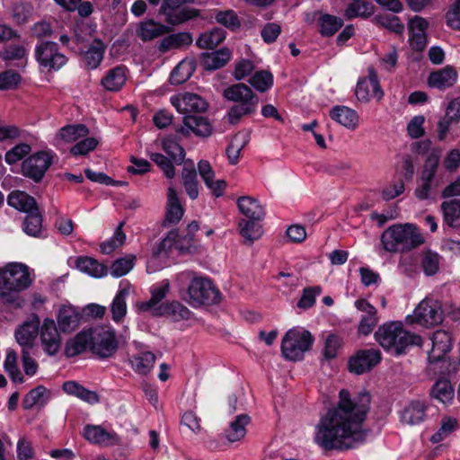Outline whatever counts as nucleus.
Here are the masks:
<instances>
[{
	"label": "nucleus",
	"instance_id": "nucleus-35",
	"mask_svg": "<svg viewBox=\"0 0 460 460\" xmlns=\"http://www.w3.org/2000/svg\"><path fill=\"white\" fill-rule=\"evenodd\" d=\"M76 269L93 278H102L107 275V267L91 257H78L75 261Z\"/></svg>",
	"mask_w": 460,
	"mask_h": 460
},
{
	"label": "nucleus",
	"instance_id": "nucleus-23",
	"mask_svg": "<svg viewBox=\"0 0 460 460\" xmlns=\"http://www.w3.org/2000/svg\"><path fill=\"white\" fill-rule=\"evenodd\" d=\"M457 81V72L451 66L431 72L428 77L430 87L446 90L452 87Z\"/></svg>",
	"mask_w": 460,
	"mask_h": 460
},
{
	"label": "nucleus",
	"instance_id": "nucleus-13",
	"mask_svg": "<svg viewBox=\"0 0 460 460\" xmlns=\"http://www.w3.org/2000/svg\"><path fill=\"white\" fill-rule=\"evenodd\" d=\"M381 358V352L377 349L358 350L349 361V371L358 375L363 374L376 366Z\"/></svg>",
	"mask_w": 460,
	"mask_h": 460
},
{
	"label": "nucleus",
	"instance_id": "nucleus-37",
	"mask_svg": "<svg viewBox=\"0 0 460 460\" xmlns=\"http://www.w3.org/2000/svg\"><path fill=\"white\" fill-rule=\"evenodd\" d=\"M192 37L188 32H178L164 37L158 44V49L164 53L172 49L190 45Z\"/></svg>",
	"mask_w": 460,
	"mask_h": 460
},
{
	"label": "nucleus",
	"instance_id": "nucleus-5",
	"mask_svg": "<svg viewBox=\"0 0 460 460\" xmlns=\"http://www.w3.org/2000/svg\"><path fill=\"white\" fill-rule=\"evenodd\" d=\"M178 278L190 279L187 301L191 306L210 305L220 302V292L209 279L194 277L190 271L181 272Z\"/></svg>",
	"mask_w": 460,
	"mask_h": 460
},
{
	"label": "nucleus",
	"instance_id": "nucleus-50",
	"mask_svg": "<svg viewBox=\"0 0 460 460\" xmlns=\"http://www.w3.org/2000/svg\"><path fill=\"white\" fill-rule=\"evenodd\" d=\"M88 133V128L83 124L67 125L60 128L57 138L65 142H75L85 137Z\"/></svg>",
	"mask_w": 460,
	"mask_h": 460
},
{
	"label": "nucleus",
	"instance_id": "nucleus-47",
	"mask_svg": "<svg viewBox=\"0 0 460 460\" xmlns=\"http://www.w3.org/2000/svg\"><path fill=\"white\" fill-rule=\"evenodd\" d=\"M444 221L451 227L460 226V199L444 201L441 204Z\"/></svg>",
	"mask_w": 460,
	"mask_h": 460
},
{
	"label": "nucleus",
	"instance_id": "nucleus-54",
	"mask_svg": "<svg viewBox=\"0 0 460 460\" xmlns=\"http://www.w3.org/2000/svg\"><path fill=\"white\" fill-rule=\"evenodd\" d=\"M155 361V356L149 351L134 356L131 360L132 368L142 375H146L153 368Z\"/></svg>",
	"mask_w": 460,
	"mask_h": 460
},
{
	"label": "nucleus",
	"instance_id": "nucleus-49",
	"mask_svg": "<svg viewBox=\"0 0 460 460\" xmlns=\"http://www.w3.org/2000/svg\"><path fill=\"white\" fill-rule=\"evenodd\" d=\"M226 38L224 30L217 28L206 31L198 38L197 45L201 49H213L217 47Z\"/></svg>",
	"mask_w": 460,
	"mask_h": 460
},
{
	"label": "nucleus",
	"instance_id": "nucleus-52",
	"mask_svg": "<svg viewBox=\"0 0 460 460\" xmlns=\"http://www.w3.org/2000/svg\"><path fill=\"white\" fill-rule=\"evenodd\" d=\"M194 70L195 66L191 60H182L171 73V84L178 85L186 82L191 76Z\"/></svg>",
	"mask_w": 460,
	"mask_h": 460
},
{
	"label": "nucleus",
	"instance_id": "nucleus-58",
	"mask_svg": "<svg viewBox=\"0 0 460 460\" xmlns=\"http://www.w3.org/2000/svg\"><path fill=\"white\" fill-rule=\"evenodd\" d=\"M122 226L123 222L119 223L113 235L109 240L102 243L101 251L102 253L110 254L124 243L126 234L122 231Z\"/></svg>",
	"mask_w": 460,
	"mask_h": 460
},
{
	"label": "nucleus",
	"instance_id": "nucleus-19",
	"mask_svg": "<svg viewBox=\"0 0 460 460\" xmlns=\"http://www.w3.org/2000/svg\"><path fill=\"white\" fill-rule=\"evenodd\" d=\"M432 348L429 351L428 358L429 363H436L444 360L447 353L452 347L450 334L443 330L436 331L431 336Z\"/></svg>",
	"mask_w": 460,
	"mask_h": 460
},
{
	"label": "nucleus",
	"instance_id": "nucleus-16",
	"mask_svg": "<svg viewBox=\"0 0 460 460\" xmlns=\"http://www.w3.org/2000/svg\"><path fill=\"white\" fill-rule=\"evenodd\" d=\"M355 307L362 313L358 327V333L365 336L370 334L379 321L377 310L366 299H358Z\"/></svg>",
	"mask_w": 460,
	"mask_h": 460
},
{
	"label": "nucleus",
	"instance_id": "nucleus-30",
	"mask_svg": "<svg viewBox=\"0 0 460 460\" xmlns=\"http://www.w3.org/2000/svg\"><path fill=\"white\" fill-rule=\"evenodd\" d=\"M223 96L225 99L235 102V104L259 100L252 89L242 83L226 88L223 92Z\"/></svg>",
	"mask_w": 460,
	"mask_h": 460
},
{
	"label": "nucleus",
	"instance_id": "nucleus-22",
	"mask_svg": "<svg viewBox=\"0 0 460 460\" xmlns=\"http://www.w3.org/2000/svg\"><path fill=\"white\" fill-rule=\"evenodd\" d=\"M131 290V285L128 282L121 281L119 289L111 302V312L112 320L119 323L127 314V298Z\"/></svg>",
	"mask_w": 460,
	"mask_h": 460
},
{
	"label": "nucleus",
	"instance_id": "nucleus-26",
	"mask_svg": "<svg viewBox=\"0 0 460 460\" xmlns=\"http://www.w3.org/2000/svg\"><path fill=\"white\" fill-rule=\"evenodd\" d=\"M178 237L179 236L176 232H170L167 236L162 240L157 252H155L154 255L155 257H159L163 254L165 256L167 252L173 247H175V249L179 250L181 252H191L194 249L192 244V238L185 237L183 241L186 242L187 244L183 245Z\"/></svg>",
	"mask_w": 460,
	"mask_h": 460
},
{
	"label": "nucleus",
	"instance_id": "nucleus-28",
	"mask_svg": "<svg viewBox=\"0 0 460 460\" xmlns=\"http://www.w3.org/2000/svg\"><path fill=\"white\" fill-rule=\"evenodd\" d=\"M155 316H167L175 322L189 320L191 311L177 301L163 303L155 309Z\"/></svg>",
	"mask_w": 460,
	"mask_h": 460
},
{
	"label": "nucleus",
	"instance_id": "nucleus-4",
	"mask_svg": "<svg viewBox=\"0 0 460 460\" xmlns=\"http://www.w3.org/2000/svg\"><path fill=\"white\" fill-rule=\"evenodd\" d=\"M385 251L389 252L410 251L420 245L424 240L413 224L394 225L381 236Z\"/></svg>",
	"mask_w": 460,
	"mask_h": 460
},
{
	"label": "nucleus",
	"instance_id": "nucleus-63",
	"mask_svg": "<svg viewBox=\"0 0 460 460\" xmlns=\"http://www.w3.org/2000/svg\"><path fill=\"white\" fill-rule=\"evenodd\" d=\"M26 55L25 49L21 45H10L0 53L4 60L8 62L18 60L22 66L26 64Z\"/></svg>",
	"mask_w": 460,
	"mask_h": 460
},
{
	"label": "nucleus",
	"instance_id": "nucleus-6",
	"mask_svg": "<svg viewBox=\"0 0 460 460\" xmlns=\"http://www.w3.org/2000/svg\"><path fill=\"white\" fill-rule=\"evenodd\" d=\"M314 342L310 332L301 329H290L282 339L281 352L285 358L291 361L301 360Z\"/></svg>",
	"mask_w": 460,
	"mask_h": 460
},
{
	"label": "nucleus",
	"instance_id": "nucleus-15",
	"mask_svg": "<svg viewBox=\"0 0 460 460\" xmlns=\"http://www.w3.org/2000/svg\"><path fill=\"white\" fill-rule=\"evenodd\" d=\"M355 93L358 100L361 102H368L372 98L382 99L384 93L372 67L368 69V76L358 82Z\"/></svg>",
	"mask_w": 460,
	"mask_h": 460
},
{
	"label": "nucleus",
	"instance_id": "nucleus-3",
	"mask_svg": "<svg viewBox=\"0 0 460 460\" xmlns=\"http://www.w3.org/2000/svg\"><path fill=\"white\" fill-rule=\"evenodd\" d=\"M376 341L386 351L402 355L410 346H421L420 335L404 329L401 322H388L380 325L375 332Z\"/></svg>",
	"mask_w": 460,
	"mask_h": 460
},
{
	"label": "nucleus",
	"instance_id": "nucleus-64",
	"mask_svg": "<svg viewBox=\"0 0 460 460\" xmlns=\"http://www.w3.org/2000/svg\"><path fill=\"white\" fill-rule=\"evenodd\" d=\"M405 190L404 181L401 179L394 180L384 186L381 190V196L385 200L394 199L402 195Z\"/></svg>",
	"mask_w": 460,
	"mask_h": 460
},
{
	"label": "nucleus",
	"instance_id": "nucleus-25",
	"mask_svg": "<svg viewBox=\"0 0 460 460\" xmlns=\"http://www.w3.org/2000/svg\"><path fill=\"white\" fill-rule=\"evenodd\" d=\"M57 320L59 331L68 333L74 332L79 326L81 314L75 307L63 305L58 311Z\"/></svg>",
	"mask_w": 460,
	"mask_h": 460
},
{
	"label": "nucleus",
	"instance_id": "nucleus-61",
	"mask_svg": "<svg viewBox=\"0 0 460 460\" xmlns=\"http://www.w3.org/2000/svg\"><path fill=\"white\" fill-rule=\"evenodd\" d=\"M163 150L176 164H181L185 156L184 149L173 138L167 137L163 140Z\"/></svg>",
	"mask_w": 460,
	"mask_h": 460
},
{
	"label": "nucleus",
	"instance_id": "nucleus-31",
	"mask_svg": "<svg viewBox=\"0 0 460 460\" xmlns=\"http://www.w3.org/2000/svg\"><path fill=\"white\" fill-rule=\"evenodd\" d=\"M105 46L100 40H94L87 49L82 52V60L88 69L97 68L103 59Z\"/></svg>",
	"mask_w": 460,
	"mask_h": 460
},
{
	"label": "nucleus",
	"instance_id": "nucleus-42",
	"mask_svg": "<svg viewBox=\"0 0 460 460\" xmlns=\"http://www.w3.org/2000/svg\"><path fill=\"white\" fill-rule=\"evenodd\" d=\"M430 394L433 399L447 405L452 402L455 392L448 380L439 379L434 384Z\"/></svg>",
	"mask_w": 460,
	"mask_h": 460
},
{
	"label": "nucleus",
	"instance_id": "nucleus-55",
	"mask_svg": "<svg viewBox=\"0 0 460 460\" xmlns=\"http://www.w3.org/2000/svg\"><path fill=\"white\" fill-rule=\"evenodd\" d=\"M321 26V34L325 37L334 35L343 25L342 19L331 15L323 14L319 19Z\"/></svg>",
	"mask_w": 460,
	"mask_h": 460
},
{
	"label": "nucleus",
	"instance_id": "nucleus-36",
	"mask_svg": "<svg viewBox=\"0 0 460 460\" xmlns=\"http://www.w3.org/2000/svg\"><path fill=\"white\" fill-rule=\"evenodd\" d=\"M262 219L243 218L239 222V233L244 238L245 243L252 244L262 235V227L260 222Z\"/></svg>",
	"mask_w": 460,
	"mask_h": 460
},
{
	"label": "nucleus",
	"instance_id": "nucleus-57",
	"mask_svg": "<svg viewBox=\"0 0 460 460\" xmlns=\"http://www.w3.org/2000/svg\"><path fill=\"white\" fill-rule=\"evenodd\" d=\"M250 84L259 92H266L273 84V76L271 73L266 70L255 72L249 79Z\"/></svg>",
	"mask_w": 460,
	"mask_h": 460
},
{
	"label": "nucleus",
	"instance_id": "nucleus-46",
	"mask_svg": "<svg viewBox=\"0 0 460 460\" xmlns=\"http://www.w3.org/2000/svg\"><path fill=\"white\" fill-rule=\"evenodd\" d=\"M63 390L67 394L75 395L91 404H94L99 402V397L95 392L87 390L74 381L64 383Z\"/></svg>",
	"mask_w": 460,
	"mask_h": 460
},
{
	"label": "nucleus",
	"instance_id": "nucleus-20",
	"mask_svg": "<svg viewBox=\"0 0 460 460\" xmlns=\"http://www.w3.org/2000/svg\"><path fill=\"white\" fill-rule=\"evenodd\" d=\"M39 328L40 320L38 317H35L23 323L16 329L14 336L22 349L30 350L33 347L34 341L39 335Z\"/></svg>",
	"mask_w": 460,
	"mask_h": 460
},
{
	"label": "nucleus",
	"instance_id": "nucleus-39",
	"mask_svg": "<svg viewBox=\"0 0 460 460\" xmlns=\"http://www.w3.org/2000/svg\"><path fill=\"white\" fill-rule=\"evenodd\" d=\"M127 80L126 69L123 66H117L108 71L102 79V85L111 92L119 91Z\"/></svg>",
	"mask_w": 460,
	"mask_h": 460
},
{
	"label": "nucleus",
	"instance_id": "nucleus-14",
	"mask_svg": "<svg viewBox=\"0 0 460 460\" xmlns=\"http://www.w3.org/2000/svg\"><path fill=\"white\" fill-rule=\"evenodd\" d=\"M171 103L181 113L200 112L207 107V102L198 94L191 93H181L171 96Z\"/></svg>",
	"mask_w": 460,
	"mask_h": 460
},
{
	"label": "nucleus",
	"instance_id": "nucleus-7",
	"mask_svg": "<svg viewBox=\"0 0 460 460\" xmlns=\"http://www.w3.org/2000/svg\"><path fill=\"white\" fill-rule=\"evenodd\" d=\"M405 320L409 324L416 323L426 328L439 324L443 321L441 305L438 301L425 298Z\"/></svg>",
	"mask_w": 460,
	"mask_h": 460
},
{
	"label": "nucleus",
	"instance_id": "nucleus-33",
	"mask_svg": "<svg viewBox=\"0 0 460 460\" xmlns=\"http://www.w3.org/2000/svg\"><path fill=\"white\" fill-rule=\"evenodd\" d=\"M7 204L26 214L38 209L34 198L22 190L12 191L7 197Z\"/></svg>",
	"mask_w": 460,
	"mask_h": 460
},
{
	"label": "nucleus",
	"instance_id": "nucleus-51",
	"mask_svg": "<svg viewBox=\"0 0 460 460\" xmlns=\"http://www.w3.org/2000/svg\"><path fill=\"white\" fill-rule=\"evenodd\" d=\"M375 7L371 3L355 1L349 4L344 11V16L347 19H354L357 17L367 18L374 13Z\"/></svg>",
	"mask_w": 460,
	"mask_h": 460
},
{
	"label": "nucleus",
	"instance_id": "nucleus-45",
	"mask_svg": "<svg viewBox=\"0 0 460 460\" xmlns=\"http://www.w3.org/2000/svg\"><path fill=\"white\" fill-rule=\"evenodd\" d=\"M249 421L250 418L248 415H238L226 430V438L227 440L229 442H236L243 438L246 434L245 427Z\"/></svg>",
	"mask_w": 460,
	"mask_h": 460
},
{
	"label": "nucleus",
	"instance_id": "nucleus-40",
	"mask_svg": "<svg viewBox=\"0 0 460 460\" xmlns=\"http://www.w3.org/2000/svg\"><path fill=\"white\" fill-rule=\"evenodd\" d=\"M183 186L191 199L199 196L197 172L192 162L185 163L181 172Z\"/></svg>",
	"mask_w": 460,
	"mask_h": 460
},
{
	"label": "nucleus",
	"instance_id": "nucleus-41",
	"mask_svg": "<svg viewBox=\"0 0 460 460\" xmlns=\"http://www.w3.org/2000/svg\"><path fill=\"white\" fill-rule=\"evenodd\" d=\"M167 27L164 24L147 20L141 22L137 28V36L144 41L152 40L166 33Z\"/></svg>",
	"mask_w": 460,
	"mask_h": 460
},
{
	"label": "nucleus",
	"instance_id": "nucleus-12",
	"mask_svg": "<svg viewBox=\"0 0 460 460\" xmlns=\"http://www.w3.org/2000/svg\"><path fill=\"white\" fill-rule=\"evenodd\" d=\"M52 158L49 152L41 151L31 155L22 163V173L34 181H41L52 164Z\"/></svg>",
	"mask_w": 460,
	"mask_h": 460
},
{
	"label": "nucleus",
	"instance_id": "nucleus-60",
	"mask_svg": "<svg viewBox=\"0 0 460 460\" xmlns=\"http://www.w3.org/2000/svg\"><path fill=\"white\" fill-rule=\"evenodd\" d=\"M135 256L128 255L116 260L111 266L110 272L115 278L128 274L134 267Z\"/></svg>",
	"mask_w": 460,
	"mask_h": 460
},
{
	"label": "nucleus",
	"instance_id": "nucleus-17",
	"mask_svg": "<svg viewBox=\"0 0 460 460\" xmlns=\"http://www.w3.org/2000/svg\"><path fill=\"white\" fill-rule=\"evenodd\" d=\"M170 290V283L167 279L153 285L150 288L151 297L148 301L139 302L136 305L138 312L150 313L155 316V309L162 305V300L165 298Z\"/></svg>",
	"mask_w": 460,
	"mask_h": 460
},
{
	"label": "nucleus",
	"instance_id": "nucleus-59",
	"mask_svg": "<svg viewBox=\"0 0 460 460\" xmlns=\"http://www.w3.org/2000/svg\"><path fill=\"white\" fill-rule=\"evenodd\" d=\"M457 428V420L451 417H445L441 420L440 428L432 435L430 441L439 443L446 439Z\"/></svg>",
	"mask_w": 460,
	"mask_h": 460
},
{
	"label": "nucleus",
	"instance_id": "nucleus-53",
	"mask_svg": "<svg viewBox=\"0 0 460 460\" xmlns=\"http://www.w3.org/2000/svg\"><path fill=\"white\" fill-rule=\"evenodd\" d=\"M22 229L24 233L30 236L40 237L42 232V217L39 209L27 214L23 221Z\"/></svg>",
	"mask_w": 460,
	"mask_h": 460
},
{
	"label": "nucleus",
	"instance_id": "nucleus-27",
	"mask_svg": "<svg viewBox=\"0 0 460 460\" xmlns=\"http://www.w3.org/2000/svg\"><path fill=\"white\" fill-rule=\"evenodd\" d=\"M190 131L199 137H208L212 132V126L204 117L189 115L184 117L183 127L179 132L188 134Z\"/></svg>",
	"mask_w": 460,
	"mask_h": 460
},
{
	"label": "nucleus",
	"instance_id": "nucleus-44",
	"mask_svg": "<svg viewBox=\"0 0 460 460\" xmlns=\"http://www.w3.org/2000/svg\"><path fill=\"white\" fill-rule=\"evenodd\" d=\"M258 103L259 100L234 104L227 113L229 123L236 124L243 117L252 115L257 111Z\"/></svg>",
	"mask_w": 460,
	"mask_h": 460
},
{
	"label": "nucleus",
	"instance_id": "nucleus-18",
	"mask_svg": "<svg viewBox=\"0 0 460 460\" xmlns=\"http://www.w3.org/2000/svg\"><path fill=\"white\" fill-rule=\"evenodd\" d=\"M429 22L419 15H415L408 22L409 41L411 47L415 50H422L427 43V30Z\"/></svg>",
	"mask_w": 460,
	"mask_h": 460
},
{
	"label": "nucleus",
	"instance_id": "nucleus-62",
	"mask_svg": "<svg viewBox=\"0 0 460 460\" xmlns=\"http://www.w3.org/2000/svg\"><path fill=\"white\" fill-rule=\"evenodd\" d=\"M215 19L218 23L232 31L238 29L241 25L236 13L233 10L216 11Z\"/></svg>",
	"mask_w": 460,
	"mask_h": 460
},
{
	"label": "nucleus",
	"instance_id": "nucleus-56",
	"mask_svg": "<svg viewBox=\"0 0 460 460\" xmlns=\"http://www.w3.org/2000/svg\"><path fill=\"white\" fill-rule=\"evenodd\" d=\"M439 159H440V152L438 150L432 151L424 164V168L421 172L420 181L429 182V183L432 182L434 176L438 170Z\"/></svg>",
	"mask_w": 460,
	"mask_h": 460
},
{
	"label": "nucleus",
	"instance_id": "nucleus-29",
	"mask_svg": "<svg viewBox=\"0 0 460 460\" xmlns=\"http://www.w3.org/2000/svg\"><path fill=\"white\" fill-rule=\"evenodd\" d=\"M331 118L348 129L354 130L358 126L359 117L356 111L347 106H336L330 111Z\"/></svg>",
	"mask_w": 460,
	"mask_h": 460
},
{
	"label": "nucleus",
	"instance_id": "nucleus-34",
	"mask_svg": "<svg viewBox=\"0 0 460 460\" xmlns=\"http://www.w3.org/2000/svg\"><path fill=\"white\" fill-rule=\"evenodd\" d=\"M237 206L240 213L247 219H263L265 217L264 208L252 197L243 196L239 198Z\"/></svg>",
	"mask_w": 460,
	"mask_h": 460
},
{
	"label": "nucleus",
	"instance_id": "nucleus-32",
	"mask_svg": "<svg viewBox=\"0 0 460 460\" xmlns=\"http://www.w3.org/2000/svg\"><path fill=\"white\" fill-rule=\"evenodd\" d=\"M184 214L176 190L172 187H169L167 193V204L165 214V224L174 225L177 224Z\"/></svg>",
	"mask_w": 460,
	"mask_h": 460
},
{
	"label": "nucleus",
	"instance_id": "nucleus-21",
	"mask_svg": "<svg viewBox=\"0 0 460 460\" xmlns=\"http://www.w3.org/2000/svg\"><path fill=\"white\" fill-rule=\"evenodd\" d=\"M84 437L90 443L101 446H112L119 443V438L115 432L107 431L98 425H87L84 429Z\"/></svg>",
	"mask_w": 460,
	"mask_h": 460
},
{
	"label": "nucleus",
	"instance_id": "nucleus-48",
	"mask_svg": "<svg viewBox=\"0 0 460 460\" xmlns=\"http://www.w3.org/2000/svg\"><path fill=\"white\" fill-rule=\"evenodd\" d=\"M231 58V52L228 49H221L218 51L208 53L204 56V66L208 70H216L223 67Z\"/></svg>",
	"mask_w": 460,
	"mask_h": 460
},
{
	"label": "nucleus",
	"instance_id": "nucleus-9",
	"mask_svg": "<svg viewBox=\"0 0 460 460\" xmlns=\"http://www.w3.org/2000/svg\"><path fill=\"white\" fill-rule=\"evenodd\" d=\"M59 332L53 319L45 318L42 323L40 322L39 335L40 344L48 356H56L61 349L62 339Z\"/></svg>",
	"mask_w": 460,
	"mask_h": 460
},
{
	"label": "nucleus",
	"instance_id": "nucleus-11",
	"mask_svg": "<svg viewBox=\"0 0 460 460\" xmlns=\"http://www.w3.org/2000/svg\"><path fill=\"white\" fill-rule=\"evenodd\" d=\"M35 56L40 65L49 70H58L67 61L66 57L58 50V44L51 41L38 45L35 49Z\"/></svg>",
	"mask_w": 460,
	"mask_h": 460
},
{
	"label": "nucleus",
	"instance_id": "nucleus-10",
	"mask_svg": "<svg viewBox=\"0 0 460 460\" xmlns=\"http://www.w3.org/2000/svg\"><path fill=\"white\" fill-rule=\"evenodd\" d=\"M194 0H164L161 12L166 16V21L172 24H180L199 15L197 9L181 7Z\"/></svg>",
	"mask_w": 460,
	"mask_h": 460
},
{
	"label": "nucleus",
	"instance_id": "nucleus-43",
	"mask_svg": "<svg viewBox=\"0 0 460 460\" xmlns=\"http://www.w3.org/2000/svg\"><path fill=\"white\" fill-rule=\"evenodd\" d=\"M4 368L13 383H24V376L18 366V355L13 349H8L6 350Z\"/></svg>",
	"mask_w": 460,
	"mask_h": 460
},
{
	"label": "nucleus",
	"instance_id": "nucleus-38",
	"mask_svg": "<svg viewBox=\"0 0 460 460\" xmlns=\"http://www.w3.org/2000/svg\"><path fill=\"white\" fill-rule=\"evenodd\" d=\"M249 141L250 134L247 131H240L234 136L226 150L228 161L231 164H236L238 163L240 153Z\"/></svg>",
	"mask_w": 460,
	"mask_h": 460
},
{
	"label": "nucleus",
	"instance_id": "nucleus-1",
	"mask_svg": "<svg viewBox=\"0 0 460 460\" xmlns=\"http://www.w3.org/2000/svg\"><path fill=\"white\" fill-rule=\"evenodd\" d=\"M338 405L327 411L315 427L314 442L325 450L348 449L365 441L363 422L370 405V394L363 392L351 397L340 392Z\"/></svg>",
	"mask_w": 460,
	"mask_h": 460
},
{
	"label": "nucleus",
	"instance_id": "nucleus-8",
	"mask_svg": "<svg viewBox=\"0 0 460 460\" xmlns=\"http://www.w3.org/2000/svg\"><path fill=\"white\" fill-rule=\"evenodd\" d=\"M118 344L115 331L111 326L92 328V350L102 358L112 356Z\"/></svg>",
	"mask_w": 460,
	"mask_h": 460
},
{
	"label": "nucleus",
	"instance_id": "nucleus-2",
	"mask_svg": "<svg viewBox=\"0 0 460 460\" xmlns=\"http://www.w3.org/2000/svg\"><path fill=\"white\" fill-rule=\"evenodd\" d=\"M32 283L30 269L22 262H9L0 268V297L15 306H22L20 293Z\"/></svg>",
	"mask_w": 460,
	"mask_h": 460
},
{
	"label": "nucleus",
	"instance_id": "nucleus-24",
	"mask_svg": "<svg viewBox=\"0 0 460 460\" xmlns=\"http://www.w3.org/2000/svg\"><path fill=\"white\" fill-rule=\"evenodd\" d=\"M427 404L422 400L411 401L401 411V421L408 425H418L426 418Z\"/></svg>",
	"mask_w": 460,
	"mask_h": 460
}]
</instances>
